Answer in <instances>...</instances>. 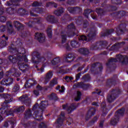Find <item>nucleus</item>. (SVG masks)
I'll list each match as a JSON object with an SVG mask.
<instances>
[{
	"mask_svg": "<svg viewBox=\"0 0 128 128\" xmlns=\"http://www.w3.org/2000/svg\"><path fill=\"white\" fill-rule=\"evenodd\" d=\"M52 78V72H50L46 75V77L44 79L43 82L44 84L48 82Z\"/></svg>",
	"mask_w": 128,
	"mask_h": 128,
	"instance_id": "0eeeda50",
	"label": "nucleus"
},
{
	"mask_svg": "<svg viewBox=\"0 0 128 128\" xmlns=\"http://www.w3.org/2000/svg\"><path fill=\"white\" fill-rule=\"evenodd\" d=\"M2 78V74H0V78Z\"/></svg>",
	"mask_w": 128,
	"mask_h": 128,
	"instance_id": "8fccbe9b",
	"label": "nucleus"
},
{
	"mask_svg": "<svg viewBox=\"0 0 128 128\" xmlns=\"http://www.w3.org/2000/svg\"><path fill=\"white\" fill-rule=\"evenodd\" d=\"M49 98L50 100H54L56 98V95L54 94H52Z\"/></svg>",
	"mask_w": 128,
	"mask_h": 128,
	"instance_id": "b1692460",
	"label": "nucleus"
},
{
	"mask_svg": "<svg viewBox=\"0 0 128 128\" xmlns=\"http://www.w3.org/2000/svg\"><path fill=\"white\" fill-rule=\"evenodd\" d=\"M62 44H64V42H66V36L64 35H62Z\"/></svg>",
	"mask_w": 128,
	"mask_h": 128,
	"instance_id": "4be33fe9",
	"label": "nucleus"
},
{
	"mask_svg": "<svg viewBox=\"0 0 128 128\" xmlns=\"http://www.w3.org/2000/svg\"><path fill=\"white\" fill-rule=\"evenodd\" d=\"M19 67L20 68H26V66H24V65H21L20 64H19Z\"/></svg>",
	"mask_w": 128,
	"mask_h": 128,
	"instance_id": "4c0bfd02",
	"label": "nucleus"
},
{
	"mask_svg": "<svg viewBox=\"0 0 128 128\" xmlns=\"http://www.w3.org/2000/svg\"><path fill=\"white\" fill-rule=\"evenodd\" d=\"M56 90H58L60 94H64V86L60 87V86H58L56 88Z\"/></svg>",
	"mask_w": 128,
	"mask_h": 128,
	"instance_id": "9d476101",
	"label": "nucleus"
},
{
	"mask_svg": "<svg viewBox=\"0 0 128 128\" xmlns=\"http://www.w3.org/2000/svg\"><path fill=\"white\" fill-rule=\"evenodd\" d=\"M78 39L80 40H88V38H86V36L82 35L78 37Z\"/></svg>",
	"mask_w": 128,
	"mask_h": 128,
	"instance_id": "f3484780",
	"label": "nucleus"
},
{
	"mask_svg": "<svg viewBox=\"0 0 128 128\" xmlns=\"http://www.w3.org/2000/svg\"><path fill=\"white\" fill-rule=\"evenodd\" d=\"M65 80H66V82H70V81L72 80V77H68H68H66V78H65Z\"/></svg>",
	"mask_w": 128,
	"mask_h": 128,
	"instance_id": "c756f323",
	"label": "nucleus"
},
{
	"mask_svg": "<svg viewBox=\"0 0 128 128\" xmlns=\"http://www.w3.org/2000/svg\"><path fill=\"white\" fill-rule=\"evenodd\" d=\"M38 106V104H36L34 106V109H36V107Z\"/></svg>",
	"mask_w": 128,
	"mask_h": 128,
	"instance_id": "49530a36",
	"label": "nucleus"
},
{
	"mask_svg": "<svg viewBox=\"0 0 128 128\" xmlns=\"http://www.w3.org/2000/svg\"><path fill=\"white\" fill-rule=\"evenodd\" d=\"M86 11L84 12L85 14H88V13H86Z\"/></svg>",
	"mask_w": 128,
	"mask_h": 128,
	"instance_id": "603ef678",
	"label": "nucleus"
},
{
	"mask_svg": "<svg viewBox=\"0 0 128 128\" xmlns=\"http://www.w3.org/2000/svg\"><path fill=\"white\" fill-rule=\"evenodd\" d=\"M14 26L15 28H18V26H20V24L18 22H15L14 23Z\"/></svg>",
	"mask_w": 128,
	"mask_h": 128,
	"instance_id": "cd10ccee",
	"label": "nucleus"
},
{
	"mask_svg": "<svg viewBox=\"0 0 128 128\" xmlns=\"http://www.w3.org/2000/svg\"><path fill=\"white\" fill-rule=\"evenodd\" d=\"M71 46L72 48H78V44L76 41H72L71 42Z\"/></svg>",
	"mask_w": 128,
	"mask_h": 128,
	"instance_id": "2eb2a0df",
	"label": "nucleus"
},
{
	"mask_svg": "<svg viewBox=\"0 0 128 128\" xmlns=\"http://www.w3.org/2000/svg\"><path fill=\"white\" fill-rule=\"evenodd\" d=\"M35 38L38 40L40 42H44V40H46L44 35L42 34L37 32L35 35Z\"/></svg>",
	"mask_w": 128,
	"mask_h": 128,
	"instance_id": "20e7f679",
	"label": "nucleus"
},
{
	"mask_svg": "<svg viewBox=\"0 0 128 128\" xmlns=\"http://www.w3.org/2000/svg\"><path fill=\"white\" fill-rule=\"evenodd\" d=\"M104 125V122H101L100 124V128H102V126Z\"/></svg>",
	"mask_w": 128,
	"mask_h": 128,
	"instance_id": "79ce46f5",
	"label": "nucleus"
},
{
	"mask_svg": "<svg viewBox=\"0 0 128 128\" xmlns=\"http://www.w3.org/2000/svg\"><path fill=\"white\" fill-rule=\"evenodd\" d=\"M80 52L81 54H86L88 52V50L86 49L82 48L80 50Z\"/></svg>",
	"mask_w": 128,
	"mask_h": 128,
	"instance_id": "6ab92c4d",
	"label": "nucleus"
},
{
	"mask_svg": "<svg viewBox=\"0 0 128 128\" xmlns=\"http://www.w3.org/2000/svg\"><path fill=\"white\" fill-rule=\"evenodd\" d=\"M48 104V102L44 101L41 102L40 106V108H46V106Z\"/></svg>",
	"mask_w": 128,
	"mask_h": 128,
	"instance_id": "f8f14e48",
	"label": "nucleus"
},
{
	"mask_svg": "<svg viewBox=\"0 0 128 128\" xmlns=\"http://www.w3.org/2000/svg\"><path fill=\"white\" fill-rule=\"evenodd\" d=\"M94 36V34H92V36Z\"/></svg>",
	"mask_w": 128,
	"mask_h": 128,
	"instance_id": "680f3d73",
	"label": "nucleus"
},
{
	"mask_svg": "<svg viewBox=\"0 0 128 128\" xmlns=\"http://www.w3.org/2000/svg\"><path fill=\"white\" fill-rule=\"evenodd\" d=\"M8 6H10V4H8Z\"/></svg>",
	"mask_w": 128,
	"mask_h": 128,
	"instance_id": "e2e57ef3",
	"label": "nucleus"
},
{
	"mask_svg": "<svg viewBox=\"0 0 128 128\" xmlns=\"http://www.w3.org/2000/svg\"><path fill=\"white\" fill-rule=\"evenodd\" d=\"M4 98H5L6 104H7V108H9V110H6L7 112H8L9 114L6 116H10V114H14L16 112H22L23 110H24V106H22L21 107L18 108H16L14 109V110H12L10 108V106H8V104H10V102L12 100V97L8 94H5L4 95Z\"/></svg>",
	"mask_w": 128,
	"mask_h": 128,
	"instance_id": "f257e3e1",
	"label": "nucleus"
},
{
	"mask_svg": "<svg viewBox=\"0 0 128 128\" xmlns=\"http://www.w3.org/2000/svg\"><path fill=\"white\" fill-rule=\"evenodd\" d=\"M92 16V18H93V20H96V16Z\"/></svg>",
	"mask_w": 128,
	"mask_h": 128,
	"instance_id": "a18cd8bd",
	"label": "nucleus"
},
{
	"mask_svg": "<svg viewBox=\"0 0 128 128\" xmlns=\"http://www.w3.org/2000/svg\"><path fill=\"white\" fill-rule=\"evenodd\" d=\"M6 40H8V37H6Z\"/></svg>",
	"mask_w": 128,
	"mask_h": 128,
	"instance_id": "5fc2aeb1",
	"label": "nucleus"
},
{
	"mask_svg": "<svg viewBox=\"0 0 128 128\" xmlns=\"http://www.w3.org/2000/svg\"><path fill=\"white\" fill-rule=\"evenodd\" d=\"M64 114L62 113L60 118L58 119L57 121V123L58 124H62V122H64Z\"/></svg>",
	"mask_w": 128,
	"mask_h": 128,
	"instance_id": "1a4fd4ad",
	"label": "nucleus"
},
{
	"mask_svg": "<svg viewBox=\"0 0 128 128\" xmlns=\"http://www.w3.org/2000/svg\"><path fill=\"white\" fill-rule=\"evenodd\" d=\"M34 114H36V112L34 113Z\"/></svg>",
	"mask_w": 128,
	"mask_h": 128,
	"instance_id": "338daca9",
	"label": "nucleus"
},
{
	"mask_svg": "<svg viewBox=\"0 0 128 128\" xmlns=\"http://www.w3.org/2000/svg\"><path fill=\"white\" fill-rule=\"evenodd\" d=\"M60 62V58H55L52 61V64H56Z\"/></svg>",
	"mask_w": 128,
	"mask_h": 128,
	"instance_id": "9b49d317",
	"label": "nucleus"
},
{
	"mask_svg": "<svg viewBox=\"0 0 128 128\" xmlns=\"http://www.w3.org/2000/svg\"><path fill=\"white\" fill-rule=\"evenodd\" d=\"M24 54H26V50L23 49L21 52V55L18 56L17 59L12 57V56H10L8 58L9 60H10L12 62H18V60H24V62H28V58L26 56H24Z\"/></svg>",
	"mask_w": 128,
	"mask_h": 128,
	"instance_id": "f03ea898",
	"label": "nucleus"
},
{
	"mask_svg": "<svg viewBox=\"0 0 128 128\" xmlns=\"http://www.w3.org/2000/svg\"><path fill=\"white\" fill-rule=\"evenodd\" d=\"M68 12H74V11L76 10V9L72 8H68Z\"/></svg>",
	"mask_w": 128,
	"mask_h": 128,
	"instance_id": "bb28decb",
	"label": "nucleus"
},
{
	"mask_svg": "<svg viewBox=\"0 0 128 128\" xmlns=\"http://www.w3.org/2000/svg\"><path fill=\"white\" fill-rule=\"evenodd\" d=\"M120 57H122V56H120Z\"/></svg>",
	"mask_w": 128,
	"mask_h": 128,
	"instance_id": "69168bd1",
	"label": "nucleus"
},
{
	"mask_svg": "<svg viewBox=\"0 0 128 128\" xmlns=\"http://www.w3.org/2000/svg\"><path fill=\"white\" fill-rule=\"evenodd\" d=\"M0 20L1 22H6V17L4 16H2L0 18Z\"/></svg>",
	"mask_w": 128,
	"mask_h": 128,
	"instance_id": "7c9ffc66",
	"label": "nucleus"
},
{
	"mask_svg": "<svg viewBox=\"0 0 128 128\" xmlns=\"http://www.w3.org/2000/svg\"><path fill=\"white\" fill-rule=\"evenodd\" d=\"M20 100H26V97L24 96H23L20 97Z\"/></svg>",
	"mask_w": 128,
	"mask_h": 128,
	"instance_id": "473e14b6",
	"label": "nucleus"
},
{
	"mask_svg": "<svg viewBox=\"0 0 128 128\" xmlns=\"http://www.w3.org/2000/svg\"><path fill=\"white\" fill-rule=\"evenodd\" d=\"M58 84V80L56 79H54L52 81L50 86H54V84Z\"/></svg>",
	"mask_w": 128,
	"mask_h": 128,
	"instance_id": "aec40b11",
	"label": "nucleus"
},
{
	"mask_svg": "<svg viewBox=\"0 0 128 128\" xmlns=\"http://www.w3.org/2000/svg\"><path fill=\"white\" fill-rule=\"evenodd\" d=\"M64 12V9L60 8V10L55 11L54 14H56V16H60V14H62Z\"/></svg>",
	"mask_w": 128,
	"mask_h": 128,
	"instance_id": "ddd939ff",
	"label": "nucleus"
},
{
	"mask_svg": "<svg viewBox=\"0 0 128 128\" xmlns=\"http://www.w3.org/2000/svg\"><path fill=\"white\" fill-rule=\"evenodd\" d=\"M76 78H80V74L76 75Z\"/></svg>",
	"mask_w": 128,
	"mask_h": 128,
	"instance_id": "de8ad7c7",
	"label": "nucleus"
},
{
	"mask_svg": "<svg viewBox=\"0 0 128 128\" xmlns=\"http://www.w3.org/2000/svg\"><path fill=\"white\" fill-rule=\"evenodd\" d=\"M71 56L70 54V55H66L65 57V58H70V56Z\"/></svg>",
	"mask_w": 128,
	"mask_h": 128,
	"instance_id": "c03bdc74",
	"label": "nucleus"
},
{
	"mask_svg": "<svg viewBox=\"0 0 128 128\" xmlns=\"http://www.w3.org/2000/svg\"><path fill=\"white\" fill-rule=\"evenodd\" d=\"M98 94H100V92H99V93H98Z\"/></svg>",
	"mask_w": 128,
	"mask_h": 128,
	"instance_id": "bf43d9fd",
	"label": "nucleus"
},
{
	"mask_svg": "<svg viewBox=\"0 0 128 128\" xmlns=\"http://www.w3.org/2000/svg\"><path fill=\"white\" fill-rule=\"evenodd\" d=\"M7 26H10V28H12V26L10 22H8L7 23Z\"/></svg>",
	"mask_w": 128,
	"mask_h": 128,
	"instance_id": "f704fd0d",
	"label": "nucleus"
},
{
	"mask_svg": "<svg viewBox=\"0 0 128 128\" xmlns=\"http://www.w3.org/2000/svg\"><path fill=\"white\" fill-rule=\"evenodd\" d=\"M118 122V120H114L111 121V124H112L113 126H114V124H116L117 122Z\"/></svg>",
	"mask_w": 128,
	"mask_h": 128,
	"instance_id": "5701e85b",
	"label": "nucleus"
},
{
	"mask_svg": "<svg viewBox=\"0 0 128 128\" xmlns=\"http://www.w3.org/2000/svg\"><path fill=\"white\" fill-rule=\"evenodd\" d=\"M10 124V122H6L4 124V126L8 127V124Z\"/></svg>",
	"mask_w": 128,
	"mask_h": 128,
	"instance_id": "58836bf2",
	"label": "nucleus"
},
{
	"mask_svg": "<svg viewBox=\"0 0 128 128\" xmlns=\"http://www.w3.org/2000/svg\"><path fill=\"white\" fill-rule=\"evenodd\" d=\"M29 112H30V110H29Z\"/></svg>",
	"mask_w": 128,
	"mask_h": 128,
	"instance_id": "0e129e2a",
	"label": "nucleus"
},
{
	"mask_svg": "<svg viewBox=\"0 0 128 128\" xmlns=\"http://www.w3.org/2000/svg\"><path fill=\"white\" fill-rule=\"evenodd\" d=\"M110 62H118V60H116V58H112L111 59Z\"/></svg>",
	"mask_w": 128,
	"mask_h": 128,
	"instance_id": "c9c22d12",
	"label": "nucleus"
},
{
	"mask_svg": "<svg viewBox=\"0 0 128 128\" xmlns=\"http://www.w3.org/2000/svg\"><path fill=\"white\" fill-rule=\"evenodd\" d=\"M22 70H24V69Z\"/></svg>",
	"mask_w": 128,
	"mask_h": 128,
	"instance_id": "13d9d810",
	"label": "nucleus"
},
{
	"mask_svg": "<svg viewBox=\"0 0 128 128\" xmlns=\"http://www.w3.org/2000/svg\"><path fill=\"white\" fill-rule=\"evenodd\" d=\"M2 120H4L2 116V115H0V122H2Z\"/></svg>",
	"mask_w": 128,
	"mask_h": 128,
	"instance_id": "a19ab883",
	"label": "nucleus"
},
{
	"mask_svg": "<svg viewBox=\"0 0 128 128\" xmlns=\"http://www.w3.org/2000/svg\"><path fill=\"white\" fill-rule=\"evenodd\" d=\"M90 36H92V34H89L88 36V40H90Z\"/></svg>",
	"mask_w": 128,
	"mask_h": 128,
	"instance_id": "ea45409f",
	"label": "nucleus"
},
{
	"mask_svg": "<svg viewBox=\"0 0 128 128\" xmlns=\"http://www.w3.org/2000/svg\"><path fill=\"white\" fill-rule=\"evenodd\" d=\"M63 108L64 110H66L67 108L68 112H72V110H74L75 108H76V104H72L69 106L68 105H64L63 106Z\"/></svg>",
	"mask_w": 128,
	"mask_h": 128,
	"instance_id": "423d86ee",
	"label": "nucleus"
},
{
	"mask_svg": "<svg viewBox=\"0 0 128 128\" xmlns=\"http://www.w3.org/2000/svg\"><path fill=\"white\" fill-rule=\"evenodd\" d=\"M124 62H128V58L126 56H124Z\"/></svg>",
	"mask_w": 128,
	"mask_h": 128,
	"instance_id": "72a5a7b5",
	"label": "nucleus"
},
{
	"mask_svg": "<svg viewBox=\"0 0 128 128\" xmlns=\"http://www.w3.org/2000/svg\"><path fill=\"white\" fill-rule=\"evenodd\" d=\"M14 82V79L12 78H8V79L4 78L2 80L1 84H4V86H10V84H12Z\"/></svg>",
	"mask_w": 128,
	"mask_h": 128,
	"instance_id": "39448f33",
	"label": "nucleus"
},
{
	"mask_svg": "<svg viewBox=\"0 0 128 128\" xmlns=\"http://www.w3.org/2000/svg\"><path fill=\"white\" fill-rule=\"evenodd\" d=\"M4 89L2 87L0 86V92H4Z\"/></svg>",
	"mask_w": 128,
	"mask_h": 128,
	"instance_id": "e433bc0d",
	"label": "nucleus"
},
{
	"mask_svg": "<svg viewBox=\"0 0 128 128\" xmlns=\"http://www.w3.org/2000/svg\"><path fill=\"white\" fill-rule=\"evenodd\" d=\"M122 110H120V111H119V112H121V111H122Z\"/></svg>",
	"mask_w": 128,
	"mask_h": 128,
	"instance_id": "4d7b16f0",
	"label": "nucleus"
},
{
	"mask_svg": "<svg viewBox=\"0 0 128 128\" xmlns=\"http://www.w3.org/2000/svg\"><path fill=\"white\" fill-rule=\"evenodd\" d=\"M19 90L20 86H18V84H16L13 88V92H18Z\"/></svg>",
	"mask_w": 128,
	"mask_h": 128,
	"instance_id": "dca6fc26",
	"label": "nucleus"
},
{
	"mask_svg": "<svg viewBox=\"0 0 128 128\" xmlns=\"http://www.w3.org/2000/svg\"><path fill=\"white\" fill-rule=\"evenodd\" d=\"M72 119L70 118L68 120V122H70L72 121Z\"/></svg>",
	"mask_w": 128,
	"mask_h": 128,
	"instance_id": "3c124183",
	"label": "nucleus"
},
{
	"mask_svg": "<svg viewBox=\"0 0 128 128\" xmlns=\"http://www.w3.org/2000/svg\"><path fill=\"white\" fill-rule=\"evenodd\" d=\"M40 92L42 91V90H44V88H42V86H38L36 88V89L35 90L34 92V94L36 96H38V94H40Z\"/></svg>",
	"mask_w": 128,
	"mask_h": 128,
	"instance_id": "6e6552de",
	"label": "nucleus"
},
{
	"mask_svg": "<svg viewBox=\"0 0 128 128\" xmlns=\"http://www.w3.org/2000/svg\"><path fill=\"white\" fill-rule=\"evenodd\" d=\"M46 60L44 58H40L38 59V62H44Z\"/></svg>",
	"mask_w": 128,
	"mask_h": 128,
	"instance_id": "a878e982",
	"label": "nucleus"
},
{
	"mask_svg": "<svg viewBox=\"0 0 128 128\" xmlns=\"http://www.w3.org/2000/svg\"><path fill=\"white\" fill-rule=\"evenodd\" d=\"M80 96H82L80 92H78L75 98V100L76 102H78V100H80Z\"/></svg>",
	"mask_w": 128,
	"mask_h": 128,
	"instance_id": "4468645a",
	"label": "nucleus"
},
{
	"mask_svg": "<svg viewBox=\"0 0 128 128\" xmlns=\"http://www.w3.org/2000/svg\"><path fill=\"white\" fill-rule=\"evenodd\" d=\"M6 37V36L5 35H3L2 36V38H5Z\"/></svg>",
	"mask_w": 128,
	"mask_h": 128,
	"instance_id": "6e6d98bb",
	"label": "nucleus"
},
{
	"mask_svg": "<svg viewBox=\"0 0 128 128\" xmlns=\"http://www.w3.org/2000/svg\"><path fill=\"white\" fill-rule=\"evenodd\" d=\"M26 88H28V86H26V83L25 84Z\"/></svg>",
	"mask_w": 128,
	"mask_h": 128,
	"instance_id": "864d4df0",
	"label": "nucleus"
},
{
	"mask_svg": "<svg viewBox=\"0 0 128 128\" xmlns=\"http://www.w3.org/2000/svg\"><path fill=\"white\" fill-rule=\"evenodd\" d=\"M48 18H50V16H48L47 18H46V20L48 21V22H50V20L48 19Z\"/></svg>",
	"mask_w": 128,
	"mask_h": 128,
	"instance_id": "37998d69",
	"label": "nucleus"
},
{
	"mask_svg": "<svg viewBox=\"0 0 128 128\" xmlns=\"http://www.w3.org/2000/svg\"><path fill=\"white\" fill-rule=\"evenodd\" d=\"M92 104H93V106H98V104L96 103V102H94V103Z\"/></svg>",
	"mask_w": 128,
	"mask_h": 128,
	"instance_id": "09e8293b",
	"label": "nucleus"
},
{
	"mask_svg": "<svg viewBox=\"0 0 128 128\" xmlns=\"http://www.w3.org/2000/svg\"><path fill=\"white\" fill-rule=\"evenodd\" d=\"M95 113L96 111H94V108L90 109V110H89L88 112V114H90V116H94V114Z\"/></svg>",
	"mask_w": 128,
	"mask_h": 128,
	"instance_id": "a211bd4d",
	"label": "nucleus"
},
{
	"mask_svg": "<svg viewBox=\"0 0 128 128\" xmlns=\"http://www.w3.org/2000/svg\"><path fill=\"white\" fill-rule=\"evenodd\" d=\"M2 108L0 109V114H4V116H8V114H10L6 110H9L8 108V104L6 103V102H4V103H2L1 104Z\"/></svg>",
	"mask_w": 128,
	"mask_h": 128,
	"instance_id": "7ed1b4c3",
	"label": "nucleus"
},
{
	"mask_svg": "<svg viewBox=\"0 0 128 128\" xmlns=\"http://www.w3.org/2000/svg\"><path fill=\"white\" fill-rule=\"evenodd\" d=\"M17 80H18H18H18V79H17Z\"/></svg>",
	"mask_w": 128,
	"mask_h": 128,
	"instance_id": "052dcab7",
	"label": "nucleus"
},
{
	"mask_svg": "<svg viewBox=\"0 0 128 128\" xmlns=\"http://www.w3.org/2000/svg\"><path fill=\"white\" fill-rule=\"evenodd\" d=\"M114 97H112V96H108V100L109 102H114Z\"/></svg>",
	"mask_w": 128,
	"mask_h": 128,
	"instance_id": "412c9836",
	"label": "nucleus"
},
{
	"mask_svg": "<svg viewBox=\"0 0 128 128\" xmlns=\"http://www.w3.org/2000/svg\"><path fill=\"white\" fill-rule=\"evenodd\" d=\"M40 74H42V72H44V67H42L40 70H39Z\"/></svg>",
	"mask_w": 128,
	"mask_h": 128,
	"instance_id": "2f4dec72",
	"label": "nucleus"
},
{
	"mask_svg": "<svg viewBox=\"0 0 128 128\" xmlns=\"http://www.w3.org/2000/svg\"><path fill=\"white\" fill-rule=\"evenodd\" d=\"M47 33L48 36H49V38H52V30H47Z\"/></svg>",
	"mask_w": 128,
	"mask_h": 128,
	"instance_id": "c85d7f7f",
	"label": "nucleus"
},
{
	"mask_svg": "<svg viewBox=\"0 0 128 128\" xmlns=\"http://www.w3.org/2000/svg\"><path fill=\"white\" fill-rule=\"evenodd\" d=\"M6 42L4 40L2 41L1 44H0V46L1 48H4V46H6Z\"/></svg>",
	"mask_w": 128,
	"mask_h": 128,
	"instance_id": "393cba45",
	"label": "nucleus"
}]
</instances>
